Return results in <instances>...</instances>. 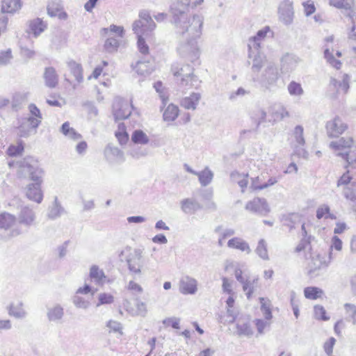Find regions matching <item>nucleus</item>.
I'll return each mask as SVG.
<instances>
[{
	"label": "nucleus",
	"instance_id": "42",
	"mask_svg": "<svg viewBox=\"0 0 356 356\" xmlns=\"http://www.w3.org/2000/svg\"><path fill=\"white\" fill-rule=\"evenodd\" d=\"M29 27L31 32L37 37L45 30L47 25L42 19L37 18L29 22Z\"/></svg>",
	"mask_w": 356,
	"mask_h": 356
},
{
	"label": "nucleus",
	"instance_id": "32",
	"mask_svg": "<svg viewBox=\"0 0 356 356\" xmlns=\"http://www.w3.org/2000/svg\"><path fill=\"white\" fill-rule=\"evenodd\" d=\"M104 154L107 159L112 161H123V152L116 147L108 145L105 150Z\"/></svg>",
	"mask_w": 356,
	"mask_h": 356
},
{
	"label": "nucleus",
	"instance_id": "56",
	"mask_svg": "<svg viewBox=\"0 0 356 356\" xmlns=\"http://www.w3.org/2000/svg\"><path fill=\"white\" fill-rule=\"evenodd\" d=\"M237 333L239 335H244L247 337L252 336L253 331L248 323H238L236 325Z\"/></svg>",
	"mask_w": 356,
	"mask_h": 356
},
{
	"label": "nucleus",
	"instance_id": "40",
	"mask_svg": "<svg viewBox=\"0 0 356 356\" xmlns=\"http://www.w3.org/2000/svg\"><path fill=\"white\" fill-rule=\"evenodd\" d=\"M67 67L70 69L71 73L75 77V79L78 83H81L83 80V69L81 64L77 63L74 60L67 62Z\"/></svg>",
	"mask_w": 356,
	"mask_h": 356
},
{
	"label": "nucleus",
	"instance_id": "61",
	"mask_svg": "<svg viewBox=\"0 0 356 356\" xmlns=\"http://www.w3.org/2000/svg\"><path fill=\"white\" fill-rule=\"evenodd\" d=\"M352 179L353 178L350 176L349 172L347 171L346 172L343 173V175L338 180L337 186H343V188L349 186L350 185L352 184Z\"/></svg>",
	"mask_w": 356,
	"mask_h": 356
},
{
	"label": "nucleus",
	"instance_id": "19",
	"mask_svg": "<svg viewBox=\"0 0 356 356\" xmlns=\"http://www.w3.org/2000/svg\"><path fill=\"white\" fill-rule=\"evenodd\" d=\"M197 291V282L189 276L183 277L179 282V291L182 294H195Z\"/></svg>",
	"mask_w": 356,
	"mask_h": 356
},
{
	"label": "nucleus",
	"instance_id": "51",
	"mask_svg": "<svg viewBox=\"0 0 356 356\" xmlns=\"http://www.w3.org/2000/svg\"><path fill=\"white\" fill-rule=\"evenodd\" d=\"M323 293V291L321 289L314 286L306 287L304 290L305 296L311 300L317 299L321 297Z\"/></svg>",
	"mask_w": 356,
	"mask_h": 356
},
{
	"label": "nucleus",
	"instance_id": "9",
	"mask_svg": "<svg viewBox=\"0 0 356 356\" xmlns=\"http://www.w3.org/2000/svg\"><path fill=\"white\" fill-rule=\"evenodd\" d=\"M329 3L330 6L337 8L344 9L350 10L348 17H349L352 26L348 33V38L351 40H356V13L351 10L353 6V0H330Z\"/></svg>",
	"mask_w": 356,
	"mask_h": 356
},
{
	"label": "nucleus",
	"instance_id": "7",
	"mask_svg": "<svg viewBox=\"0 0 356 356\" xmlns=\"http://www.w3.org/2000/svg\"><path fill=\"white\" fill-rule=\"evenodd\" d=\"M156 24L147 11L143 10L139 14V19L136 20L132 29L137 35H143L145 38H150L152 32L155 29Z\"/></svg>",
	"mask_w": 356,
	"mask_h": 356
},
{
	"label": "nucleus",
	"instance_id": "2",
	"mask_svg": "<svg viewBox=\"0 0 356 356\" xmlns=\"http://www.w3.org/2000/svg\"><path fill=\"white\" fill-rule=\"evenodd\" d=\"M119 259L121 261H125L129 271L136 275H140L143 268V251L140 248L131 250L127 247L119 254Z\"/></svg>",
	"mask_w": 356,
	"mask_h": 356
},
{
	"label": "nucleus",
	"instance_id": "18",
	"mask_svg": "<svg viewBox=\"0 0 356 356\" xmlns=\"http://www.w3.org/2000/svg\"><path fill=\"white\" fill-rule=\"evenodd\" d=\"M47 9L48 15L51 17H57L63 20H65L67 18V14L63 10L60 0H49Z\"/></svg>",
	"mask_w": 356,
	"mask_h": 356
},
{
	"label": "nucleus",
	"instance_id": "64",
	"mask_svg": "<svg viewBox=\"0 0 356 356\" xmlns=\"http://www.w3.org/2000/svg\"><path fill=\"white\" fill-rule=\"evenodd\" d=\"M162 323L165 326H171L175 329H179L180 318L177 317L166 318L163 320Z\"/></svg>",
	"mask_w": 356,
	"mask_h": 356
},
{
	"label": "nucleus",
	"instance_id": "34",
	"mask_svg": "<svg viewBox=\"0 0 356 356\" xmlns=\"http://www.w3.org/2000/svg\"><path fill=\"white\" fill-rule=\"evenodd\" d=\"M15 216L3 212L0 213V229L8 230L11 228L16 222Z\"/></svg>",
	"mask_w": 356,
	"mask_h": 356
},
{
	"label": "nucleus",
	"instance_id": "25",
	"mask_svg": "<svg viewBox=\"0 0 356 356\" xmlns=\"http://www.w3.org/2000/svg\"><path fill=\"white\" fill-rule=\"evenodd\" d=\"M300 62L301 59L298 56L286 54L282 58L281 67L286 72L293 71Z\"/></svg>",
	"mask_w": 356,
	"mask_h": 356
},
{
	"label": "nucleus",
	"instance_id": "28",
	"mask_svg": "<svg viewBox=\"0 0 356 356\" xmlns=\"http://www.w3.org/2000/svg\"><path fill=\"white\" fill-rule=\"evenodd\" d=\"M201 99V95L198 92H193L188 97L183 98L181 106L188 110H195Z\"/></svg>",
	"mask_w": 356,
	"mask_h": 356
},
{
	"label": "nucleus",
	"instance_id": "20",
	"mask_svg": "<svg viewBox=\"0 0 356 356\" xmlns=\"http://www.w3.org/2000/svg\"><path fill=\"white\" fill-rule=\"evenodd\" d=\"M89 276L90 280L97 285L103 286L106 283H110L111 280L106 276L104 270L99 266L93 265L90 268Z\"/></svg>",
	"mask_w": 356,
	"mask_h": 356
},
{
	"label": "nucleus",
	"instance_id": "16",
	"mask_svg": "<svg viewBox=\"0 0 356 356\" xmlns=\"http://www.w3.org/2000/svg\"><path fill=\"white\" fill-rule=\"evenodd\" d=\"M279 18L286 25L291 24L293 20V2L290 0H284L279 6Z\"/></svg>",
	"mask_w": 356,
	"mask_h": 356
},
{
	"label": "nucleus",
	"instance_id": "12",
	"mask_svg": "<svg viewBox=\"0 0 356 356\" xmlns=\"http://www.w3.org/2000/svg\"><path fill=\"white\" fill-rule=\"evenodd\" d=\"M249 58L252 59V71L254 74H259L261 72L262 68H265L268 63L272 62L268 61L265 54L261 50L249 49Z\"/></svg>",
	"mask_w": 356,
	"mask_h": 356
},
{
	"label": "nucleus",
	"instance_id": "38",
	"mask_svg": "<svg viewBox=\"0 0 356 356\" xmlns=\"http://www.w3.org/2000/svg\"><path fill=\"white\" fill-rule=\"evenodd\" d=\"M289 113L282 105H274L271 107V117L273 122L280 121L289 117Z\"/></svg>",
	"mask_w": 356,
	"mask_h": 356
},
{
	"label": "nucleus",
	"instance_id": "59",
	"mask_svg": "<svg viewBox=\"0 0 356 356\" xmlns=\"http://www.w3.org/2000/svg\"><path fill=\"white\" fill-rule=\"evenodd\" d=\"M255 280V279L251 280L248 277L244 280V282L241 283V284L243 285V290L245 292L248 299L250 298L251 295L254 291L253 283L254 282Z\"/></svg>",
	"mask_w": 356,
	"mask_h": 356
},
{
	"label": "nucleus",
	"instance_id": "11",
	"mask_svg": "<svg viewBox=\"0 0 356 356\" xmlns=\"http://www.w3.org/2000/svg\"><path fill=\"white\" fill-rule=\"evenodd\" d=\"M40 124V120L34 117L22 118L18 127V135L20 137H28L31 134L36 133V129Z\"/></svg>",
	"mask_w": 356,
	"mask_h": 356
},
{
	"label": "nucleus",
	"instance_id": "13",
	"mask_svg": "<svg viewBox=\"0 0 356 356\" xmlns=\"http://www.w3.org/2000/svg\"><path fill=\"white\" fill-rule=\"evenodd\" d=\"M332 253L329 252L328 255H321L316 254L312 255L309 264V274L313 275L316 270L327 268L332 260Z\"/></svg>",
	"mask_w": 356,
	"mask_h": 356
},
{
	"label": "nucleus",
	"instance_id": "41",
	"mask_svg": "<svg viewBox=\"0 0 356 356\" xmlns=\"http://www.w3.org/2000/svg\"><path fill=\"white\" fill-rule=\"evenodd\" d=\"M196 176L198 177L200 184L202 186H207L212 181L213 172L208 167H206L203 170L197 172Z\"/></svg>",
	"mask_w": 356,
	"mask_h": 356
},
{
	"label": "nucleus",
	"instance_id": "17",
	"mask_svg": "<svg viewBox=\"0 0 356 356\" xmlns=\"http://www.w3.org/2000/svg\"><path fill=\"white\" fill-rule=\"evenodd\" d=\"M347 129V125L339 118L336 117L326 124V129L330 137H338Z\"/></svg>",
	"mask_w": 356,
	"mask_h": 356
},
{
	"label": "nucleus",
	"instance_id": "5",
	"mask_svg": "<svg viewBox=\"0 0 356 356\" xmlns=\"http://www.w3.org/2000/svg\"><path fill=\"white\" fill-rule=\"evenodd\" d=\"M124 29L122 26L111 25L109 28H104L101 30V34L106 37L104 44V49L108 53L117 51L120 45L118 38L123 37Z\"/></svg>",
	"mask_w": 356,
	"mask_h": 356
},
{
	"label": "nucleus",
	"instance_id": "55",
	"mask_svg": "<svg viewBox=\"0 0 356 356\" xmlns=\"http://www.w3.org/2000/svg\"><path fill=\"white\" fill-rule=\"evenodd\" d=\"M72 302L76 307L83 309H86L89 307L90 303V301L86 298L79 296L76 294L72 298Z\"/></svg>",
	"mask_w": 356,
	"mask_h": 356
},
{
	"label": "nucleus",
	"instance_id": "6",
	"mask_svg": "<svg viewBox=\"0 0 356 356\" xmlns=\"http://www.w3.org/2000/svg\"><path fill=\"white\" fill-rule=\"evenodd\" d=\"M42 173L38 161L32 157L25 158L19 162L18 175L21 177H29L34 181H39Z\"/></svg>",
	"mask_w": 356,
	"mask_h": 356
},
{
	"label": "nucleus",
	"instance_id": "4",
	"mask_svg": "<svg viewBox=\"0 0 356 356\" xmlns=\"http://www.w3.org/2000/svg\"><path fill=\"white\" fill-rule=\"evenodd\" d=\"M330 147L335 151L337 156H341L349 164L356 161V147L353 144L352 138H341L337 141H332L330 144Z\"/></svg>",
	"mask_w": 356,
	"mask_h": 356
},
{
	"label": "nucleus",
	"instance_id": "1",
	"mask_svg": "<svg viewBox=\"0 0 356 356\" xmlns=\"http://www.w3.org/2000/svg\"><path fill=\"white\" fill-rule=\"evenodd\" d=\"M203 17L195 15L193 22L189 24L175 26L178 40L177 50L178 54L191 61L196 60L200 54L197 38L202 34Z\"/></svg>",
	"mask_w": 356,
	"mask_h": 356
},
{
	"label": "nucleus",
	"instance_id": "60",
	"mask_svg": "<svg viewBox=\"0 0 356 356\" xmlns=\"http://www.w3.org/2000/svg\"><path fill=\"white\" fill-rule=\"evenodd\" d=\"M23 151L24 145L22 143L20 142L17 145H10L7 150V154L10 156H16L21 155Z\"/></svg>",
	"mask_w": 356,
	"mask_h": 356
},
{
	"label": "nucleus",
	"instance_id": "54",
	"mask_svg": "<svg viewBox=\"0 0 356 356\" xmlns=\"http://www.w3.org/2000/svg\"><path fill=\"white\" fill-rule=\"evenodd\" d=\"M314 314L315 318L318 320L322 321H328L330 319V316L326 314V311L325 308L320 305H316L314 307Z\"/></svg>",
	"mask_w": 356,
	"mask_h": 356
},
{
	"label": "nucleus",
	"instance_id": "15",
	"mask_svg": "<svg viewBox=\"0 0 356 356\" xmlns=\"http://www.w3.org/2000/svg\"><path fill=\"white\" fill-rule=\"evenodd\" d=\"M245 209L252 213L266 216L270 212V208L266 199L254 197L245 204Z\"/></svg>",
	"mask_w": 356,
	"mask_h": 356
},
{
	"label": "nucleus",
	"instance_id": "43",
	"mask_svg": "<svg viewBox=\"0 0 356 356\" xmlns=\"http://www.w3.org/2000/svg\"><path fill=\"white\" fill-rule=\"evenodd\" d=\"M61 132L68 138L77 140L81 138V135L70 127V123L66 122L61 127Z\"/></svg>",
	"mask_w": 356,
	"mask_h": 356
},
{
	"label": "nucleus",
	"instance_id": "35",
	"mask_svg": "<svg viewBox=\"0 0 356 356\" xmlns=\"http://www.w3.org/2000/svg\"><path fill=\"white\" fill-rule=\"evenodd\" d=\"M21 0H2L1 10L3 13H14L21 8Z\"/></svg>",
	"mask_w": 356,
	"mask_h": 356
},
{
	"label": "nucleus",
	"instance_id": "31",
	"mask_svg": "<svg viewBox=\"0 0 356 356\" xmlns=\"http://www.w3.org/2000/svg\"><path fill=\"white\" fill-rule=\"evenodd\" d=\"M47 316L49 321H60L64 316V309L60 305H55L47 309Z\"/></svg>",
	"mask_w": 356,
	"mask_h": 356
},
{
	"label": "nucleus",
	"instance_id": "62",
	"mask_svg": "<svg viewBox=\"0 0 356 356\" xmlns=\"http://www.w3.org/2000/svg\"><path fill=\"white\" fill-rule=\"evenodd\" d=\"M13 56H12V51L10 49L2 51L0 52V67L3 65H6L10 63L11 60Z\"/></svg>",
	"mask_w": 356,
	"mask_h": 356
},
{
	"label": "nucleus",
	"instance_id": "27",
	"mask_svg": "<svg viewBox=\"0 0 356 356\" xmlns=\"http://www.w3.org/2000/svg\"><path fill=\"white\" fill-rule=\"evenodd\" d=\"M45 86L50 88L56 87L58 83V75L52 67H46L43 74Z\"/></svg>",
	"mask_w": 356,
	"mask_h": 356
},
{
	"label": "nucleus",
	"instance_id": "30",
	"mask_svg": "<svg viewBox=\"0 0 356 356\" xmlns=\"http://www.w3.org/2000/svg\"><path fill=\"white\" fill-rule=\"evenodd\" d=\"M180 204L181 210L186 214L195 213L201 208L197 201L191 198L184 199Z\"/></svg>",
	"mask_w": 356,
	"mask_h": 356
},
{
	"label": "nucleus",
	"instance_id": "3",
	"mask_svg": "<svg viewBox=\"0 0 356 356\" xmlns=\"http://www.w3.org/2000/svg\"><path fill=\"white\" fill-rule=\"evenodd\" d=\"M191 0H174L170 7V12L175 26L189 24L193 22V17L188 13Z\"/></svg>",
	"mask_w": 356,
	"mask_h": 356
},
{
	"label": "nucleus",
	"instance_id": "45",
	"mask_svg": "<svg viewBox=\"0 0 356 356\" xmlns=\"http://www.w3.org/2000/svg\"><path fill=\"white\" fill-rule=\"evenodd\" d=\"M343 195L346 200L356 204V181H353L349 186L343 187Z\"/></svg>",
	"mask_w": 356,
	"mask_h": 356
},
{
	"label": "nucleus",
	"instance_id": "57",
	"mask_svg": "<svg viewBox=\"0 0 356 356\" xmlns=\"http://www.w3.org/2000/svg\"><path fill=\"white\" fill-rule=\"evenodd\" d=\"M115 136L121 145L126 144L129 140V136L125 131V127L123 124L118 126V131L115 132Z\"/></svg>",
	"mask_w": 356,
	"mask_h": 356
},
{
	"label": "nucleus",
	"instance_id": "14",
	"mask_svg": "<svg viewBox=\"0 0 356 356\" xmlns=\"http://www.w3.org/2000/svg\"><path fill=\"white\" fill-rule=\"evenodd\" d=\"M36 218L35 211L29 206L22 207L17 215L18 222L26 227L35 225Z\"/></svg>",
	"mask_w": 356,
	"mask_h": 356
},
{
	"label": "nucleus",
	"instance_id": "8",
	"mask_svg": "<svg viewBox=\"0 0 356 356\" xmlns=\"http://www.w3.org/2000/svg\"><path fill=\"white\" fill-rule=\"evenodd\" d=\"M292 147L293 154L298 157L307 159L309 157L308 152L305 149V139L304 137V128L301 125L295 127L292 132Z\"/></svg>",
	"mask_w": 356,
	"mask_h": 356
},
{
	"label": "nucleus",
	"instance_id": "22",
	"mask_svg": "<svg viewBox=\"0 0 356 356\" xmlns=\"http://www.w3.org/2000/svg\"><path fill=\"white\" fill-rule=\"evenodd\" d=\"M270 31L268 26H266L262 29L259 30L256 35L250 38L248 42V49L254 50H260L261 47V43L266 38L267 33Z\"/></svg>",
	"mask_w": 356,
	"mask_h": 356
},
{
	"label": "nucleus",
	"instance_id": "26",
	"mask_svg": "<svg viewBox=\"0 0 356 356\" xmlns=\"http://www.w3.org/2000/svg\"><path fill=\"white\" fill-rule=\"evenodd\" d=\"M10 316L15 318L22 319L26 318L27 313L24 309V305L21 301L13 302L7 307Z\"/></svg>",
	"mask_w": 356,
	"mask_h": 356
},
{
	"label": "nucleus",
	"instance_id": "63",
	"mask_svg": "<svg viewBox=\"0 0 356 356\" xmlns=\"http://www.w3.org/2000/svg\"><path fill=\"white\" fill-rule=\"evenodd\" d=\"M138 37V48L139 51L143 54H147L149 53V47L146 44L145 38L143 35H137Z\"/></svg>",
	"mask_w": 356,
	"mask_h": 356
},
{
	"label": "nucleus",
	"instance_id": "52",
	"mask_svg": "<svg viewBox=\"0 0 356 356\" xmlns=\"http://www.w3.org/2000/svg\"><path fill=\"white\" fill-rule=\"evenodd\" d=\"M131 140L136 144H147L149 142L147 136L141 130H136L131 136Z\"/></svg>",
	"mask_w": 356,
	"mask_h": 356
},
{
	"label": "nucleus",
	"instance_id": "58",
	"mask_svg": "<svg viewBox=\"0 0 356 356\" xmlns=\"http://www.w3.org/2000/svg\"><path fill=\"white\" fill-rule=\"evenodd\" d=\"M114 302V297L111 293H101L98 295V302L97 307L102 305L112 304Z\"/></svg>",
	"mask_w": 356,
	"mask_h": 356
},
{
	"label": "nucleus",
	"instance_id": "24",
	"mask_svg": "<svg viewBox=\"0 0 356 356\" xmlns=\"http://www.w3.org/2000/svg\"><path fill=\"white\" fill-rule=\"evenodd\" d=\"M41 180L39 181H36L35 184H31L27 186L26 195V197L32 201H34L37 203H40L43 199V194L41 191L40 183Z\"/></svg>",
	"mask_w": 356,
	"mask_h": 356
},
{
	"label": "nucleus",
	"instance_id": "49",
	"mask_svg": "<svg viewBox=\"0 0 356 356\" xmlns=\"http://www.w3.org/2000/svg\"><path fill=\"white\" fill-rule=\"evenodd\" d=\"M324 57L330 66L337 70H339L341 67V62L334 57L332 52L328 48H326L324 51Z\"/></svg>",
	"mask_w": 356,
	"mask_h": 356
},
{
	"label": "nucleus",
	"instance_id": "44",
	"mask_svg": "<svg viewBox=\"0 0 356 356\" xmlns=\"http://www.w3.org/2000/svg\"><path fill=\"white\" fill-rule=\"evenodd\" d=\"M179 115V108L171 104L168 106L163 113V119L165 121H174Z\"/></svg>",
	"mask_w": 356,
	"mask_h": 356
},
{
	"label": "nucleus",
	"instance_id": "50",
	"mask_svg": "<svg viewBox=\"0 0 356 356\" xmlns=\"http://www.w3.org/2000/svg\"><path fill=\"white\" fill-rule=\"evenodd\" d=\"M287 90L291 96L300 97L304 93L301 84L294 81L289 83Z\"/></svg>",
	"mask_w": 356,
	"mask_h": 356
},
{
	"label": "nucleus",
	"instance_id": "48",
	"mask_svg": "<svg viewBox=\"0 0 356 356\" xmlns=\"http://www.w3.org/2000/svg\"><path fill=\"white\" fill-rule=\"evenodd\" d=\"M257 255L264 260H268V253L267 249V243L264 239H260L255 249Z\"/></svg>",
	"mask_w": 356,
	"mask_h": 356
},
{
	"label": "nucleus",
	"instance_id": "53",
	"mask_svg": "<svg viewBox=\"0 0 356 356\" xmlns=\"http://www.w3.org/2000/svg\"><path fill=\"white\" fill-rule=\"evenodd\" d=\"M251 118L259 125L265 122L266 113L263 108H257L252 111Z\"/></svg>",
	"mask_w": 356,
	"mask_h": 356
},
{
	"label": "nucleus",
	"instance_id": "46",
	"mask_svg": "<svg viewBox=\"0 0 356 356\" xmlns=\"http://www.w3.org/2000/svg\"><path fill=\"white\" fill-rule=\"evenodd\" d=\"M134 69L138 74L141 76H147L152 71L149 63L146 61H138Z\"/></svg>",
	"mask_w": 356,
	"mask_h": 356
},
{
	"label": "nucleus",
	"instance_id": "29",
	"mask_svg": "<svg viewBox=\"0 0 356 356\" xmlns=\"http://www.w3.org/2000/svg\"><path fill=\"white\" fill-rule=\"evenodd\" d=\"M227 246L229 248L236 249L241 252H245L246 254L251 252V248L249 244L243 238L239 237H234L229 239L227 242Z\"/></svg>",
	"mask_w": 356,
	"mask_h": 356
},
{
	"label": "nucleus",
	"instance_id": "21",
	"mask_svg": "<svg viewBox=\"0 0 356 356\" xmlns=\"http://www.w3.org/2000/svg\"><path fill=\"white\" fill-rule=\"evenodd\" d=\"M171 70L173 75L177 78V82H179L182 77L188 78L194 74L193 67L188 64H175L172 66Z\"/></svg>",
	"mask_w": 356,
	"mask_h": 356
},
{
	"label": "nucleus",
	"instance_id": "10",
	"mask_svg": "<svg viewBox=\"0 0 356 356\" xmlns=\"http://www.w3.org/2000/svg\"><path fill=\"white\" fill-rule=\"evenodd\" d=\"M261 72L260 75H257L256 79L261 85L266 88L274 84L278 79V70L273 62L268 63Z\"/></svg>",
	"mask_w": 356,
	"mask_h": 356
},
{
	"label": "nucleus",
	"instance_id": "36",
	"mask_svg": "<svg viewBox=\"0 0 356 356\" xmlns=\"http://www.w3.org/2000/svg\"><path fill=\"white\" fill-rule=\"evenodd\" d=\"M65 213L64 208L58 202V197H55L54 203L49 209L47 216L49 219L54 220L59 218Z\"/></svg>",
	"mask_w": 356,
	"mask_h": 356
},
{
	"label": "nucleus",
	"instance_id": "23",
	"mask_svg": "<svg viewBox=\"0 0 356 356\" xmlns=\"http://www.w3.org/2000/svg\"><path fill=\"white\" fill-rule=\"evenodd\" d=\"M113 113L116 120H124L131 115V111L127 102H115L113 104Z\"/></svg>",
	"mask_w": 356,
	"mask_h": 356
},
{
	"label": "nucleus",
	"instance_id": "47",
	"mask_svg": "<svg viewBox=\"0 0 356 356\" xmlns=\"http://www.w3.org/2000/svg\"><path fill=\"white\" fill-rule=\"evenodd\" d=\"M259 302L261 304V311L266 320L270 321L273 318L271 312V304L269 300L264 298H260Z\"/></svg>",
	"mask_w": 356,
	"mask_h": 356
},
{
	"label": "nucleus",
	"instance_id": "37",
	"mask_svg": "<svg viewBox=\"0 0 356 356\" xmlns=\"http://www.w3.org/2000/svg\"><path fill=\"white\" fill-rule=\"evenodd\" d=\"M248 174L239 173L237 171H234L230 174V179L232 181L237 183L241 188V191L243 193L248 185Z\"/></svg>",
	"mask_w": 356,
	"mask_h": 356
},
{
	"label": "nucleus",
	"instance_id": "33",
	"mask_svg": "<svg viewBox=\"0 0 356 356\" xmlns=\"http://www.w3.org/2000/svg\"><path fill=\"white\" fill-rule=\"evenodd\" d=\"M178 83L181 88L188 90L193 88H197L200 86V81L196 76L193 74L188 78L182 77Z\"/></svg>",
	"mask_w": 356,
	"mask_h": 356
},
{
	"label": "nucleus",
	"instance_id": "39",
	"mask_svg": "<svg viewBox=\"0 0 356 356\" xmlns=\"http://www.w3.org/2000/svg\"><path fill=\"white\" fill-rule=\"evenodd\" d=\"M346 315V321L351 322L353 325H356V305L350 302H346L343 305Z\"/></svg>",
	"mask_w": 356,
	"mask_h": 356
}]
</instances>
